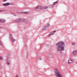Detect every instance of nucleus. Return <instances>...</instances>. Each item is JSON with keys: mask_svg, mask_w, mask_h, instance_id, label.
I'll return each instance as SVG.
<instances>
[{"mask_svg": "<svg viewBox=\"0 0 77 77\" xmlns=\"http://www.w3.org/2000/svg\"><path fill=\"white\" fill-rule=\"evenodd\" d=\"M65 43L60 42L56 44V49L57 51L61 52L65 51Z\"/></svg>", "mask_w": 77, "mask_h": 77, "instance_id": "nucleus-1", "label": "nucleus"}, {"mask_svg": "<svg viewBox=\"0 0 77 77\" xmlns=\"http://www.w3.org/2000/svg\"><path fill=\"white\" fill-rule=\"evenodd\" d=\"M55 73L56 77H62V75L60 73L58 69L56 68L55 69Z\"/></svg>", "mask_w": 77, "mask_h": 77, "instance_id": "nucleus-2", "label": "nucleus"}, {"mask_svg": "<svg viewBox=\"0 0 77 77\" xmlns=\"http://www.w3.org/2000/svg\"><path fill=\"white\" fill-rule=\"evenodd\" d=\"M48 8V6H38L34 8L35 10H37L38 9H47Z\"/></svg>", "mask_w": 77, "mask_h": 77, "instance_id": "nucleus-3", "label": "nucleus"}, {"mask_svg": "<svg viewBox=\"0 0 77 77\" xmlns=\"http://www.w3.org/2000/svg\"><path fill=\"white\" fill-rule=\"evenodd\" d=\"M10 38L11 39V40L13 42H14L16 41V40L13 38V37H12V34H11L10 35Z\"/></svg>", "mask_w": 77, "mask_h": 77, "instance_id": "nucleus-4", "label": "nucleus"}, {"mask_svg": "<svg viewBox=\"0 0 77 77\" xmlns=\"http://www.w3.org/2000/svg\"><path fill=\"white\" fill-rule=\"evenodd\" d=\"M20 22H26V23H28V22H29V21L25 19H20Z\"/></svg>", "mask_w": 77, "mask_h": 77, "instance_id": "nucleus-5", "label": "nucleus"}, {"mask_svg": "<svg viewBox=\"0 0 77 77\" xmlns=\"http://www.w3.org/2000/svg\"><path fill=\"white\" fill-rule=\"evenodd\" d=\"M74 62V60L72 59H70L68 61V64L69 65L70 64H71L72 63Z\"/></svg>", "mask_w": 77, "mask_h": 77, "instance_id": "nucleus-6", "label": "nucleus"}, {"mask_svg": "<svg viewBox=\"0 0 77 77\" xmlns=\"http://www.w3.org/2000/svg\"><path fill=\"white\" fill-rule=\"evenodd\" d=\"M9 57H7V65H9L10 64V60H9Z\"/></svg>", "mask_w": 77, "mask_h": 77, "instance_id": "nucleus-7", "label": "nucleus"}, {"mask_svg": "<svg viewBox=\"0 0 77 77\" xmlns=\"http://www.w3.org/2000/svg\"><path fill=\"white\" fill-rule=\"evenodd\" d=\"M3 6H9V5H11V3H6L3 4Z\"/></svg>", "mask_w": 77, "mask_h": 77, "instance_id": "nucleus-8", "label": "nucleus"}, {"mask_svg": "<svg viewBox=\"0 0 77 77\" xmlns=\"http://www.w3.org/2000/svg\"><path fill=\"white\" fill-rule=\"evenodd\" d=\"M56 30H54L52 32H51L48 35V36H50L51 35H52L53 34H54V33H56Z\"/></svg>", "mask_w": 77, "mask_h": 77, "instance_id": "nucleus-9", "label": "nucleus"}, {"mask_svg": "<svg viewBox=\"0 0 77 77\" xmlns=\"http://www.w3.org/2000/svg\"><path fill=\"white\" fill-rule=\"evenodd\" d=\"M15 22H16V23H19V22H21V20H20V19H17V20H16L14 21Z\"/></svg>", "mask_w": 77, "mask_h": 77, "instance_id": "nucleus-10", "label": "nucleus"}, {"mask_svg": "<svg viewBox=\"0 0 77 77\" xmlns=\"http://www.w3.org/2000/svg\"><path fill=\"white\" fill-rule=\"evenodd\" d=\"M6 22V20L5 19H2V20H0V23H5Z\"/></svg>", "mask_w": 77, "mask_h": 77, "instance_id": "nucleus-11", "label": "nucleus"}, {"mask_svg": "<svg viewBox=\"0 0 77 77\" xmlns=\"http://www.w3.org/2000/svg\"><path fill=\"white\" fill-rule=\"evenodd\" d=\"M58 3V1H57L55 2H54L53 3V5H54V6L56 5H57Z\"/></svg>", "mask_w": 77, "mask_h": 77, "instance_id": "nucleus-12", "label": "nucleus"}, {"mask_svg": "<svg viewBox=\"0 0 77 77\" xmlns=\"http://www.w3.org/2000/svg\"><path fill=\"white\" fill-rule=\"evenodd\" d=\"M49 57L50 58H52V57H53V55H52V54H50L49 55Z\"/></svg>", "mask_w": 77, "mask_h": 77, "instance_id": "nucleus-13", "label": "nucleus"}, {"mask_svg": "<svg viewBox=\"0 0 77 77\" xmlns=\"http://www.w3.org/2000/svg\"><path fill=\"white\" fill-rule=\"evenodd\" d=\"M46 29H47V28L46 27V26H45L42 29V30H45Z\"/></svg>", "mask_w": 77, "mask_h": 77, "instance_id": "nucleus-14", "label": "nucleus"}, {"mask_svg": "<svg viewBox=\"0 0 77 77\" xmlns=\"http://www.w3.org/2000/svg\"><path fill=\"white\" fill-rule=\"evenodd\" d=\"M45 26H46L47 28L48 27L50 26V23H48Z\"/></svg>", "mask_w": 77, "mask_h": 77, "instance_id": "nucleus-15", "label": "nucleus"}, {"mask_svg": "<svg viewBox=\"0 0 77 77\" xmlns=\"http://www.w3.org/2000/svg\"><path fill=\"white\" fill-rule=\"evenodd\" d=\"M77 53V51H74L73 52V54H75Z\"/></svg>", "mask_w": 77, "mask_h": 77, "instance_id": "nucleus-16", "label": "nucleus"}, {"mask_svg": "<svg viewBox=\"0 0 77 77\" xmlns=\"http://www.w3.org/2000/svg\"><path fill=\"white\" fill-rule=\"evenodd\" d=\"M30 13L29 11L24 12V14H29Z\"/></svg>", "mask_w": 77, "mask_h": 77, "instance_id": "nucleus-17", "label": "nucleus"}, {"mask_svg": "<svg viewBox=\"0 0 77 77\" xmlns=\"http://www.w3.org/2000/svg\"><path fill=\"white\" fill-rule=\"evenodd\" d=\"M54 6L53 5H51L49 6V8H53V7H54Z\"/></svg>", "mask_w": 77, "mask_h": 77, "instance_id": "nucleus-18", "label": "nucleus"}, {"mask_svg": "<svg viewBox=\"0 0 77 77\" xmlns=\"http://www.w3.org/2000/svg\"><path fill=\"white\" fill-rule=\"evenodd\" d=\"M11 14L12 15H14V16H17V14L14 13H11Z\"/></svg>", "mask_w": 77, "mask_h": 77, "instance_id": "nucleus-19", "label": "nucleus"}, {"mask_svg": "<svg viewBox=\"0 0 77 77\" xmlns=\"http://www.w3.org/2000/svg\"><path fill=\"white\" fill-rule=\"evenodd\" d=\"M0 60H3V58L2 57L0 56Z\"/></svg>", "mask_w": 77, "mask_h": 77, "instance_id": "nucleus-20", "label": "nucleus"}, {"mask_svg": "<svg viewBox=\"0 0 77 77\" xmlns=\"http://www.w3.org/2000/svg\"><path fill=\"white\" fill-rule=\"evenodd\" d=\"M72 45H75V42H73L72 43Z\"/></svg>", "mask_w": 77, "mask_h": 77, "instance_id": "nucleus-21", "label": "nucleus"}, {"mask_svg": "<svg viewBox=\"0 0 77 77\" xmlns=\"http://www.w3.org/2000/svg\"><path fill=\"white\" fill-rule=\"evenodd\" d=\"M6 1H8V0H4L3 1V2H6Z\"/></svg>", "mask_w": 77, "mask_h": 77, "instance_id": "nucleus-22", "label": "nucleus"}, {"mask_svg": "<svg viewBox=\"0 0 77 77\" xmlns=\"http://www.w3.org/2000/svg\"><path fill=\"white\" fill-rule=\"evenodd\" d=\"M3 11H4V10H0V12H3Z\"/></svg>", "mask_w": 77, "mask_h": 77, "instance_id": "nucleus-23", "label": "nucleus"}, {"mask_svg": "<svg viewBox=\"0 0 77 77\" xmlns=\"http://www.w3.org/2000/svg\"><path fill=\"white\" fill-rule=\"evenodd\" d=\"M2 28H3V27L2 26H0V29H2Z\"/></svg>", "mask_w": 77, "mask_h": 77, "instance_id": "nucleus-24", "label": "nucleus"}, {"mask_svg": "<svg viewBox=\"0 0 77 77\" xmlns=\"http://www.w3.org/2000/svg\"><path fill=\"white\" fill-rule=\"evenodd\" d=\"M17 13H20V12H18V11H17Z\"/></svg>", "mask_w": 77, "mask_h": 77, "instance_id": "nucleus-25", "label": "nucleus"}, {"mask_svg": "<svg viewBox=\"0 0 77 77\" xmlns=\"http://www.w3.org/2000/svg\"><path fill=\"white\" fill-rule=\"evenodd\" d=\"M42 60V58H40V60Z\"/></svg>", "mask_w": 77, "mask_h": 77, "instance_id": "nucleus-26", "label": "nucleus"}, {"mask_svg": "<svg viewBox=\"0 0 77 77\" xmlns=\"http://www.w3.org/2000/svg\"><path fill=\"white\" fill-rule=\"evenodd\" d=\"M0 44H2V43L1 42V41L0 40Z\"/></svg>", "mask_w": 77, "mask_h": 77, "instance_id": "nucleus-27", "label": "nucleus"}, {"mask_svg": "<svg viewBox=\"0 0 77 77\" xmlns=\"http://www.w3.org/2000/svg\"><path fill=\"white\" fill-rule=\"evenodd\" d=\"M1 45H2V44H1Z\"/></svg>", "mask_w": 77, "mask_h": 77, "instance_id": "nucleus-28", "label": "nucleus"}]
</instances>
